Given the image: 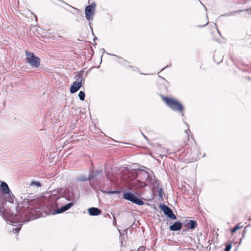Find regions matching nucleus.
<instances>
[{"label": "nucleus", "mask_w": 251, "mask_h": 251, "mask_svg": "<svg viewBox=\"0 0 251 251\" xmlns=\"http://www.w3.org/2000/svg\"><path fill=\"white\" fill-rule=\"evenodd\" d=\"M1 187V192L2 194H11L10 190L7 185V184L4 182H1L0 184Z\"/></svg>", "instance_id": "f8f14e48"}, {"label": "nucleus", "mask_w": 251, "mask_h": 251, "mask_svg": "<svg viewBox=\"0 0 251 251\" xmlns=\"http://www.w3.org/2000/svg\"><path fill=\"white\" fill-rule=\"evenodd\" d=\"M120 236H121V233H120ZM120 240L121 241V246H123V240L121 239V237H120Z\"/></svg>", "instance_id": "2f4dec72"}, {"label": "nucleus", "mask_w": 251, "mask_h": 251, "mask_svg": "<svg viewBox=\"0 0 251 251\" xmlns=\"http://www.w3.org/2000/svg\"><path fill=\"white\" fill-rule=\"evenodd\" d=\"M197 226V222L195 220L186 221L184 223V226L190 229H195Z\"/></svg>", "instance_id": "9b49d317"}, {"label": "nucleus", "mask_w": 251, "mask_h": 251, "mask_svg": "<svg viewBox=\"0 0 251 251\" xmlns=\"http://www.w3.org/2000/svg\"><path fill=\"white\" fill-rule=\"evenodd\" d=\"M82 85V83L81 82H79L78 81L74 82L70 89V93L72 94L75 93L79 90Z\"/></svg>", "instance_id": "9d476101"}, {"label": "nucleus", "mask_w": 251, "mask_h": 251, "mask_svg": "<svg viewBox=\"0 0 251 251\" xmlns=\"http://www.w3.org/2000/svg\"><path fill=\"white\" fill-rule=\"evenodd\" d=\"M168 217L172 220H176V216L174 214L172 210L170 208L165 213H164Z\"/></svg>", "instance_id": "f3484780"}, {"label": "nucleus", "mask_w": 251, "mask_h": 251, "mask_svg": "<svg viewBox=\"0 0 251 251\" xmlns=\"http://www.w3.org/2000/svg\"><path fill=\"white\" fill-rule=\"evenodd\" d=\"M88 213L91 216H98L101 214V210L97 207H91L88 209Z\"/></svg>", "instance_id": "ddd939ff"}, {"label": "nucleus", "mask_w": 251, "mask_h": 251, "mask_svg": "<svg viewBox=\"0 0 251 251\" xmlns=\"http://www.w3.org/2000/svg\"><path fill=\"white\" fill-rule=\"evenodd\" d=\"M246 231H247L246 229H244V230H243V233H242V237L240 239V244L241 243L242 239L245 237L246 233Z\"/></svg>", "instance_id": "cd10ccee"}, {"label": "nucleus", "mask_w": 251, "mask_h": 251, "mask_svg": "<svg viewBox=\"0 0 251 251\" xmlns=\"http://www.w3.org/2000/svg\"><path fill=\"white\" fill-rule=\"evenodd\" d=\"M104 192L106 194H118V193H119L120 191L116 189V190H115L113 191H108Z\"/></svg>", "instance_id": "4be33fe9"}, {"label": "nucleus", "mask_w": 251, "mask_h": 251, "mask_svg": "<svg viewBox=\"0 0 251 251\" xmlns=\"http://www.w3.org/2000/svg\"><path fill=\"white\" fill-rule=\"evenodd\" d=\"M78 97H79L80 100H84L85 99V94L84 92H83L82 91H80L78 94Z\"/></svg>", "instance_id": "412c9836"}, {"label": "nucleus", "mask_w": 251, "mask_h": 251, "mask_svg": "<svg viewBox=\"0 0 251 251\" xmlns=\"http://www.w3.org/2000/svg\"><path fill=\"white\" fill-rule=\"evenodd\" d=\"M162 99L170 108L173 111L181 113L183 116L184 107L181 103L173 98L167 97L162 96Z\"/></svg>", "instance_id": "f03ea898"}, {"label": "nucleus", "mask_w": 251, "mask_h": 251, "mask_svg": "<svg viewBox=\"0 0 251 251\" xmlns=\"http://www.w3.org/2000/svg\"><path fill=\"white\" fill-rule=\"evenodd\" d=\"M188 132H190V130L189 129H188V130H185V132L188 135Z\"/></svg>", "instance_id": "f704fd0d"}, {"label": "nucleus", "mask_w": 251, "mask_h": 251, "mask_svg": "<svg viewBox=\"0 0 251 251\" xmlns=\"http://www.w3.org/2000/svg\"><path fill=\"white\" fill-rule=\"evenodd\" d=\"M249 11L250 12V13H251V7H250V8H249L248 9H245V10H238V11H233L231 15H233V14H234L235 13H240V12H241L242 11Z\"/></svg>", "instance_id": "5701e85b"}, {"label": "nucleus", "mask_w": 251, "mask_h": 251, "mask_svg": "<svg viewBox=\"0 0 251 251\" xmlns=\"http://www.w3.org/2000/svg\"><path fill=\"white\" fill-rule=\"evenodd\" d=\"M102 171L101 170L96 171H90L89 174V181H91L96 178L99 174H101Z\"/></svg>", "instance_id": "4468645a"}, {"label": "nucleus", "mask_w": 251, "mask_h": 251, "mask_svg": "<svg viewBox=\"0 0 251 251\" xmlns=\"http://www.w3.org/2000/svg\"><path fill=\"white\" fill-rule=\"evenodd\" d=\"M96 4L95 2L87 6L85 9V18L88 21L93 19L95 13Z\"/></svg>", "instance_id": "0eeeda50"}, {"label": "nucleus", "mask_w": 251, "mask_h": 251, "mask_svg": "<svg viewBox=\"0 0 251 251\" xmlns=\"http://www.w3.org/2000/svg\"><path fill=\"white\" fill-rule=\"evenodd\" d=\"M138 251H145V248L143 246H141L139 248Z\"/></svg>", "instance_id": "c756f323"}, {"label": "nucleus", "mask_w": 251, "mask_h": 251, "mask_svg": "<svg viewBox=\"0 0 251 251\" xmlns=\"http://www.w3.org/2000/svg\"><path fill=\"white\" fill-rule=\"evenodd\" d=\"M201 4H202V5L203 6V7L204 8V9L205 10V11H207V8L205 6H204L201 2Z\"/></svg>", "instance_id": "473e14b6"}, {"label": "nucleus", "mask_w": 251, "mask_h": 251, "mask_svg": "<svg viewBox=\"0 0 251 251\" xmlns=\"http://www.w3.org/2000/svg\"><path fill=\"white\" fill-rule=\"evenodd\" d=\"M241 227V226H236L232 229H231V233L235 232L237 229H239Z\"/></svg>", "instance_id": "bb28decb"}, {"label": "nucleus", "mask_w": 251, "mask_h": 251, "mask_svg": "<svg viewBox=\"0 0 251 251\" xmlns=\"http://www.w3.org/2000/svg\"><path fill=\"white\" fill-rule=\"evenodd\" d=\"M169 67V66H168V65H167V66L166 67V68H167V67ZM164 68H165V67Z\"/></svg>", "instance_id": "79ce46f5"}, {"label": "nucleus", "mask_w": 251, "mask_h": 251, "mask_svg": "<svg viewBox=\"0 0 251 251\" xmlns=\"http://www.w3.org/2000/svg\"><path fill=\"white\" fill-rule=\"evenodd\" d=\"M75 77L76 79V81H78L79 82L83 83L84 82V78L83 77L84 71H81L77 73H75Z\"/></svg>", "instance_id": "dca6fc26"}, {"label": "nucleus", "mask_w": 251, "mask_h": 251, "mask_svg": "<svg viewBox=\"0 0 251 251\" xmlns=\"http://www.w3.org/2000/svg\"><path fill=\"white\" fill-rule=\"evenodd\" d=\"M135 177L139 178V179L131 183V187L136 191L138 189L146 187L147 185L146 181L151 185H154L155 183L154 174L152 171L149 173L144 170H140L139 173L136 175Z\"/></svg>", "instance_id": "f257e3e1"}, {"label": "nucleus", "mask_w": 251, "mask_h": 251, "mask_svg": "<svg viewBox=\"0 0 251 251\" xmlns=\"http://www.w3.org/2000/svg\"><path fill=\"white\" fill-rule=\"evenodd\" d=\"M0 212L2 213L1 209L0 208Z\"/></svg>", "instance_id": "c9c22d12"}, {"label": "nucleus", "mask_w": 251, "mask_h": 251, "mask_svg": "<svg viewBox=\"0 0 251 251\" xmlns=\"http://www.w3.org/2000/svg\"><path fill=\"white\" fill-rule=\"evenodd\" d=\"M231 247H232L231 243L228 244L226 245V247L225 248L224 251H230Z\"/></svg>", "instance_id": "a878e982"}, {"label": "nucleus", "mask_w": 251, "mask_h": 251, "mask_svg": "<svg viewBox=\"0 0 251 251\" xmlns=\"http://www.w3.org/2000/svg\"><path fill=\"white\" fill-rule=\"evenodd\" d=\"M206 19H207V20H208V16H207V15H206Z\"/></svg>", "instance_id": "4c0bfd02"}, {"label": "nucleus", "mask_w": 251, "mask_h": 251, "mask_svg": "<svg viewBox=\"0 0 251 251\" xmlns=\"http://www.w3.org/2000/svg\"><path fill=\"white\" fill-rule=\"evenodd\" d=\"M249 220H251V218L249 219Z\"/></svg>", "instance_id": "37998d69"}, {"label": "nucleus", "mask_w": 251, "mask_h": 251, "mask_svg": "<svg viewBox=\"0 0 251 251\" xmlns=\"http://www.w3.org/2000/svg\"><path fill=\"white\" fill-rule=\"evenodd\" d=\"M79 194L75 191L70 190H66L64 191V196L62 198H58L56 200V203H58V201L59 200H67L68 201H70L71 202L73 203V205L79 199Z\"/></svg>", "instance_id": "7ed1b4c3"}, {"label": "nucleus", "mask_w": 251, "mask_h": 251, "mask_svg": "<svg viewBox=\"0 0 251 251\" xmlns=\"http://www.w3.org/2000/svg\"><path fill=\"white\" fill-rule=\"evenodd\" d=\"M208 24V21H207V22H206V23L205 24L202 25H198V27H204V26H206Z\"/></svg>", "instance_id": "7c9ffc66"}, {"label": "nucleus", "mask_w": 251, "mask_h": 251, "mask_svg": "<svg viewBox=\"0 0 251 251\" xmlns=\"http://www.w3.org/2000/svg\"><path fill=\"white\" fill-rule=\"evenodd\" d=\"M26 60L29 65L33 68H38L40 66L41 59L35 56L34 53L25 50Z\"/></svg>", "instance_id": "20e7f679"}, {"label": "nucleus", "mask_w": 251, "mask_h": 251, "mask_svg": "<svg viewBox=\"0 0 251 251\" xmlns=\"http://www.w3.org/2000/svg\"><path fill=\"white\" fill-rule=\"evenodd\" d=\"M7 197L5 198V200L11 203H13L16 199L13 194L11 192V194H7Z\"/></svg>", "instance_id": "a211bd4d"}, {"label": "nucleus", "mask_w": 251, "mask_h": 251, "mask_svg": "<svg viewBox=\"0 0 251 251\" xmlns=\"http://www.w3.org/2000/svg\"><path fill=\"white\" fill-rule=\"evenodd\" d=\"M158 196L160 199H163V190L162 188H160L158 189Z\"/></svg>", "instance_id": "393cba45"}, {"label": "nucleus", "mask_w": 251, "mask_h": 251, "mask_svg": "<svg viewBox=\"0 0 251 251\" xmlns=\"http://www.w3.org/2000/svg\"><path fill=\"white\" fill-rule=\"evenodd\" d=\"M71 6V7H72V8H74V7H73V6Z\"/></svg>", "instance_id": "58836bf2"}, {"label": "nucleus", "mask_w": 251, "mask_h": 251, "mask_svg": "<svg viewBox=\"0 0 251 251\" xmlns=\"http://www.w3.org/2000/svg\"><path fill=\"white\" fill-rule=\"evenodd\" d=\"M142 135H143V136L144 138L145 139H146V140H148V138L147 137V136H145L143 133H142Z\"/></svg>", "instance_id": "72a5a7b5"}, {"label": "nucleus", "mask_w": 251, "mask_h": 251, "mask_svg": "<svg viewBox=\"0 0 251 251\" xmlns=\"http://www.w3.org/2000/svg\"><path fill=\"white\" fill-rule=\"evenodd\" d=\"M168 151H169V150H167V153H168V154H170V153L168 152Z\"/></svg>", "instance_id": "e433bc0d"}, {"label": "nucleus", "mask_w": 251, "mask_h": 251, "mask_svg": "<svg viewBox=\"0 0 251 251\" xmlns=\"http://www.w3.org/2000/svg\"><path fill=\"white\" fill-rule=\"evenodd\" d=\"M71 6V7H72V8H74V7H73V6Z\"/></svg>", "instance_id": "ea45409f"}, {"label": "nucleus", "mask_w": 251, "mask_h": 251, "mask_svg": "<svg viewBox=\"0 0 251 251\" xmlns=\"http://www.w3.org/2000/svg\"><path fill=\"white\" fill-rule=\"evenodd\" d=\"M77 180L80 182H84L89 180V177L86 176H81L77 177Z\"/></svg>", "instance_id": "aec40b11"}, {"label": "nucleus", "mask_w": 251, "mask_h": 251, "mask_svg": "<svg viewBox=\"0 0 251 251\" xmlns=\"http://www.w3.org/2000/svg\"><path fill=\"white\" fill-rule=\"evenodd\" d=\"M73 206V202H70L65 205L62 206L60 208H58L53 211V214H59L63 213L68 209H69L72 206Z\"/></svg>", "instance_id": "1a4fd4ad"}, {"label": "nucleus", "mask_w": 251, "mask_h": 251, "mask_svg": "<svg viewBox=\"0 0 251 251\" xmlns=\"http://www.w3.org/2000/svg\"><path fill=\"white\" fill-rule=\"evenodd\" d=\"M73 206V202H70L65 205L62 206L60 208H58L53 211V214H59L63 213L68 209H69L72 206Z\"/></svg>", "instance_id": "6e6552de"}, {"label": "nucleus", "mask_w": 251, "mask_h": 251, "mask_svg": "<svg viewBox=\"0 0 251 251\" xmlns=\"http://www.w3.org/2000/svg\"><path fill=\"white\" fill-rule=\"evenodd\" d=\"M31 184L32 185H35L37 187H40L41 186V184L39 181H33L31 182Z\"/></svg>", "instance_id": "b1692460"}, {"label": "nucleus", "mask_w": 251, "mask_h": 251, "mask_svg": "<svg viewBox=\"0 0 251 251\" xmlns=\"http://www.w3.org/2000/svg\"><path fill=\"white\" fill-rule=\"evenodd\" d=\"M7 223L12 225L13 226L17 227L13 229V232L14 233H18L21 229V226L23 225L22 222L19 220L18 217H10L7 219Z\"/></svg>", "instance_id": "423d86ee"}, {"label": "nucleus", "mask_w": 251, "mask_h": 251, "mask_svg": "<svg viewBox=\"0 0 251 251\" xmlns=\"http://www.w3.org/2000/svg\"><path fill=\"white\" fill-rule=\"evenodd\" d=\"M19 205L20 204L19 203H18L17 205L16 206V208H16V211H17V212L21 210V209H20L21 208L20 207Z\"/></svg>", "instance_id": "c85d7f7f"}, {"label": "nucleus", "mask_w": 251, "mask_h": 251, "mask_svg": "<svg viewBox=\"0 0 251 251\" xmlns=\"http://www.w3.org/2000/svg\"><path fill=\"white\" fill-rule=\"evenodd\" d=\"M124 198L126 200L138 205H142L144 203L143 201L136 197L133 193L129 192L125 193L124 194Z\"/></svg>", "instance_id": "39448f33"}, {"label": "nucleus", "mask_w": 251, "mask_h": 251, "mask_svg": "<svg viewBox=\"0 0 251 251\" xmlns=\"http://www.w3.org/2000/svg\"><path fill=\"white\" fill-rule=\"evenodd\" d=\"M159 208L164 212V213H165L170 208L169 207L163 203H161L159 205Z\"/></svg>", "instance_id": "6ab92c4d"}, {"label": "nucleus", "mask_w": 251, "mask_h": 251, "mask_svg": "<svg viewBox=\"0 0 251 251\" xmlns=\"http://www.w3.org/2000/svg\"><path fill=\"white\" fill-rule=\"evenodd\" d=\"M182 226V223L180 222H176L170 226V229L171 231H178L181 229Z\"/></svg>", "instance_id": "2eb2a0df"}, {"label": "nucleus", "mask_w": 251, "mask_h": 251, "mask_svg": "<svg viewBox=\"0 0 251 251\" xmlns=\"http://www.w3.org/2000/svg\"><path fill=\"white\" fill-rule=\"evenodd\" d=\"M71 6V7H72V8H74V7H73V6Z\"/></svg>", "instance_id": "a19ab883"}]
</instances>
